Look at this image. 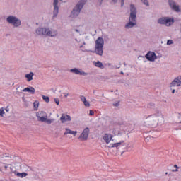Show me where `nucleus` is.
Returning a JSON list of instances; mask_svg holds the SVG:
<instances>
[{"instance_id": "obj_1", "label": "nucleus", "mask_w": 181, "mask_h": 181, "mask_svg": "<svg viewBox=\"0 0 181 181\" xmlns=\"http://www.w3.org/2000/svg\"><path fill=\"white\" fill-rule=\"evenodd\" d=\"M159 118H160V113L157 111L156 113L146 116L144 118V125L149 128H156L159 125Z\"/></svg>"}, {"instance_id": "obj_2", "label": "nucleus", "mask_w": 181, "mask_h": 181, "mask_svg": "<svg viewBox=\"0 0 181 181\" xmlns=\"http://www.w3.org/2000/svg\"><path fill=\"white\" fill-rule=\"evenodd\" d=\"M138 11L136 6L134 4H130V15L129 17V22L125 24V29H132L134 26H136V14Z\"/></svg>"}, {"instance_id": "obj_3", "label": "nucleus", "mask_w": 181, "mask_h": 181, "mask_svg": "<svg viewBox=\"0 0 181 181\" xmlns=\"http://www.w3.org/2000/svg\"><path fill=\"white\" fill-rule=\"evenodd\" d=\"M87 3V0H80L77 4L74 6V9L71 11L72 18H77L81 12V9L84 7V5Z\"/></svg>"}, {"instance_id": "obj_4", "label": "nucleus", "mask_w": 181, "mask_h": 181, "mask_svg": "<svg viewBox=\"0 0 181 181\" xmlns=\"http://www.w3.org/2000/svg\"><path fill=\"white\" fill-rule=\"evenodd\" d=\"M103 47H104V39L99 37L95 41V52L96 54H98V56H103V53H104Z\"/></svg>"}, {"instance_id": "obj_5", "label": "nucleus", "mask_w": 181, "mask_h": 181, "mask_svg": "<svg viewBox=\"0 0 181 181\" xmlns=\"http://www.w3.org/2000/svg\"><path fill=\"white\" fill-rule=\"evenodd\" d=\"M6 22L12 25L14 28H19L22 25V21L18 17L11 15L6 18Z\"/></svg>"}, {"instance_id": "obj_6", "label": "nucleus", "mask_w": 181, "mask_h": 181, "mask_svg": "<svg viewBox=\"0 0 181 181\" xmlns=\"http://www.w3.org/2000/svg\"><path fill=\"white\" fill-rule=\"evenodd\" d=\"M159 25H165L167 28L172 26L175 23V18L170 17H160L157 21Z\"/></svg>"}, {"instance_id": "obj_7", "label": "nucleus", "mask_w": 181, "mask_h": 181, "mask_svg": "<svg viewBox=\"0 0 181 181\" xmlns=\"http://www.w3.org/2000/svg\"><path fill=\"white\" fill-rule=\"evenodd\" d=\"M168 4L169 8L171 9V11H173V12H176L177 13L181 12L180 6H179V4H177L175 0H168Z\"/></svg>"}, {"instance_id": "obj_8", "label": "nucleus", "mask_w": 181, "mask_h": 181, "mask_svg": "<svg viewBox=\"0 0 181 181\" xmlns=\"http://www.w3.org/2000/svg\"><path fill=\"white\" fill-rule=\"evenodd\" d=\"M36 117H37V121L45 122L47 118V113L45 111H39L36 113Z\"/></svg>"}, {"instance_id": "obj_9", "label": "nucleus", "mask_w": 181, "mask_h": 181, "mask_svg": "<svg viewBox=\"0 0 181 181\" xmlns=\"http://www.w3.org/2000/svg\"><path fill=\"white\" fill-rule=\"evenodd\" d=\"M88 135H90V129L86 127L83 130L78 139H81V141H87V139H88Z\"/></svg>"}, {"instance_id": "obj_10", "label": "nucleus", "mask_w": 181, "mask_h": 181, "mask_svg": "<svg viewBox=\"0 0 181 181\" xmlns=\"http://www.w3.org/2000/svg\"><path fill=\"white\" fill-rule=\"evenodd\" d=\"M53 16L52 19H55V18H57V15H59V0H54L53 1Z\"/></svg>"}, {"instance_id": "obj_11", "label": "nucleus", "mask_w": 181, "mask_h": 181, "mask_svg": "<svg viewBox=\"0 0 181 181\" xmlns=\"http://www.w3.org/2000/svg\"><path fill=\"white\" fill-rule=\"evenodd\" d=\"M145 57L148 60V62H155V60H156V54L153 52L149 51L146 54Z\"/></svg>"}, {"instance_id": "obj_12", "label": "nucleus", "mask_w": 181, "mask_h": 181, "mask_svg": "<svg viewBox=\"0 0 181 181\" xmlns=\"http://www.w3.org/2000/svg\"><path fill=\"white\" fill-rule=\"evenodd\" d=\"M180 87L181 86V76L175 78L170 84V87Z\"/></svg>"}, {"instance_id": "obj_13", "label": "nucleus", "mask_w": 181, "mask_h": 181, "mask_svg": "<svg viewBox=\"0 0 181 181\" xmlns=\"http://www.w3.org/2000/svg\"><path fill=\"white\" fill-rule=\"evenodd\" d=\"M58 33L56 30L47 28L45 36H49V37H56Z\"/></svg>"}, {"instance_id": "obj_14", "label": "nucleus", "mask_w": 181, "mask_h": 181, "mask_svg": "<svg viewBox=\"0 0 181 181\" xmlns=\"http://www.w3.org/2000/svg\"><path fill=\"white\" fill-rule=\"evenodd\" d=\"M46 28L39 27L35 30V33L37 36H46Z\"/></svg>"}, {"instance_id": "obj_15", "label": "nucleus", "mask_w": 181, "mask_h": 181, "mask_svg": "<svg viewBox=\"0 0 181 181\" xmlns=\"http://www.w3.org/2000/svg\"><path fill=\"white\" fill-rule=\"evenodd\" d=\"M70 72L74 73V74H78L79 76H88V73L81 71L80 69H78L77 68H74V69H70Z\"/></svg>"}, {"instance_id": "obj_16", "label": "nucleus", "mask_w": 181, "mask_h": 181, "mask_svg": "<svg viewBox=\"0 0 181 181\" xmlns=\"http://www.w3.org/2000/svg\"><path fill=\"white\" fill-rule=\"evenodd\" d=\"M60 121L62 124H64V122H70L71 121V117L69 115L62 114L60 117Z\"/></svg>"}, {"instance_id": "obj_17", "label": "nucleus", "mask_w": 181, "mask_h": 181, "mask_svg": "<svg viewBox=\"0 0 181 181\" xmlns=\"http://www.w3.org/2000/svg\"><path fill=\"white\" fill-rule=\"evenodd\" d=\"M103 139L106 142V144H110V142H111V139H112V135L105 134L103 136Z\"/></svg>"}, {"instance_id": "obj_18", "label": "nucleus", "mask_w": 181, "mask_h": 181, "mask_svg": "<svg viewBox=\"0 0 181 181\" xmlns=\"http://www.w3.org/2000/svg\"><path fill=\"white\" fill-rule=\"evenodd\" d=\"M70 134L71 135H74V136H76L77 135V131H72L70 129H65V132L64 133V135H67Z\"/></svg>"}, {"instance_id": "obj_19", "label": "nucleus", "mask_w": 181, "mask_h": 181, "mask_svg": "<svg viewBox=\"0 0 181 181\" xmlns=\"http://www.w3.org/2000/svg\"><path fill=\"white\" fill-rule=\"evenodd\" d=\"M23 91L24 93H30L31 94H35V88L32 87V86H28L27 88H25Z\"/></svg>"}, {"instance_id": "obj_20", "label": "nucleus", "mask_w": 181, "mask_h": 181, "mask_svg": "<svg viewBox=\"0 0 181 181\" xmlns=\"http://www.w3.org/2000/svg\"><path fill=\"white\" fill-rule=\"evenodd\" d=\"M33 76H35V74L33 72H30L29 74H27L25 75V78H27V81H32L33 80Z\"/></svg>"}, {"instance_id": "obj_21", "label": "nucleus", "mask_w": 181, "mask_h": 181, "mask_svg": "<svg viewBox=\"0 0 181 181\" xmlns=\"http://www.w3.org/2000/svg\"><path fill=\"white\" fill-rule=\"evenodd\" d=\"M147 108L149 110H156V107L155 106V103H150L147 105Z\"/></svg>"}, {"instance_id": "obj_22", "label": "nucleus", "mask_w": 181, "mask_h": 181, "mask_svg": "<svg viewBox=\"0 0 181 181\" xmlns=\"http://www.w3.org/2000/svg\"><path fill=\"white\" fill-rule=\"evenodd\" d=\"M95 67H99V69H104V65H103V62L98 61L95 64Z\"/></svg>"}, {"instance_id": "obj_23", "label": "nucleus", "mask_w": 181, "mask_h": 181, "mask_svg": "<svg viewBox=\"0 0 181 181\" xmlns=\"http://www.w3.org/2000/svg\"><path fill=\"white\" fill-rule=\"evenodd\" d=\"M122 144V142H118L115 144H112L110 145V148H117L118 149V146H120V145Z\"/></svg>"}, {"instance_id": "obj_24", "label": "nucleus", "mask_w": 181, "mask_h": 181, "mask_svg": "<svg viewBox=\"0 0 181 181\" xmlns=\"http://www.w3.org/2000/svg\"><path fill=\"white\" fill-rule=\"evenodd\" d=\"M33 107H34V111H37V110L39 108V101L35 100L33 103Z\"/></svg>"}, {"instance_id": "obj_25", "label": "nucleus", "mask_w": 181, "mask_h": 181, "mask_svg": "<svg viewBox=\"0 0 181 181\" xmlns=\"http://www.w3.org/2000/svg\"><path fill=\"white\" fill-rule=\"evenodd\" d=\"M16 176H18V177H26V176H28V173H17Z\"/></svg>"}, {"instance_id": "obj_26", "label": "nucleus", "mask_w": 181, "mask_h": 181, "mask_svg": "<svg viewBox=\"0 0 181 181\" xmlns=\"http://www.w3.org/2000/svg\"><path fill=\"white\" fill-rule=\"evenodd\" d=\"M42 100L45 101V103H49L50 98L48 96H45V95H42Z\"/></svg>"}, {"instance_id": "obj_27", "label": "nucleus", "mask_w": 181, "mask_h": 181, "mask_svg": "<svg viewBox=\"0 0 181 181\" xmlns=\"http://www.w3.org/2000/svg\"><path fill=\"white\" fill-rule=\"evenodd\" d=\"M54 121V119H46V120L45 121V122H47V124H48V125H50V124H52L53 122Z\"/></svg>"}, {"instance_id": "obj_28", "label": "nucleus", "mask_w": 181, "mask_h": 181, "mask_svg": "<svg viewBox=\"0 0 181 181\" xmlns=\"http://www.w3.org/2000/svg\"><path fill=\"white\" fill-rule=\"evenodd\" d=\"M142 4H144V5H146V6H149V1H148V0H141Z\"/></svg>"}, {"instance_id": "obj_29", "label": "nucleus", "mask_w": 181, "mask_h": 181, "mask_svg": "<svg viewBox=\"0 0 181 181\" xmlns=\"http://www.w3.org/2000/svg\"><path fill=\"white\" fill-rule=\"evenodd\" d=\"M4 114H5V111L4 110V108H0V116L4 117Z\"/></svg>"}, {"instance_id": "obj_30", "label": "nucleus", "mask_w": 181, "mask_h": 181, "mask_svg": "<svg viewBox=\"0 0 181 181\" xmlns=\"http://www.w3.org/2000/svg\"><path fill=\"white\" fill-rule=\"evenodd\" d=\"M132 148H134V146L132 144H128L127 146V149L129 150V149H132Z\"/></svg>"}, {"instance_id": "obj_31", "label": "nucleus", "mask_w": 181, "mask_h": 181, "mask_svg": "<svg viewBox=\"0 0 181 181\" xmlns=\"http://www.w3.org/2000/svg\"><path fill=\"white\" fill-rule=\"evenodd\" d=\"M167 45H173V40H168L167 41Z\"/></svg>"}, {"instance_id": "obj_32", "label": "nucleus", "mask_w": 181, "mask_h": 181, "mask_svg": "<svg viewBox=\"0 0 181 181\" xmlns=\"http://www.w3.org/2000/svg\"><path fill=\"white\" fill-rule=\"evenodd\" d=\"M85 107H90V103L88 101L83 102Z\"/></svg>"}, {"instance_id": "obj_33", "label": "nucleus", "mask_w": 181, "mask_h": 181, "mask_svg": "<svg viewBox=\"0 0 181 181\" xmlns=\"http://www.w3.org/2000/svg\"><path fill=\"white\" fill-rule=\"evenodd\" d=\"M54 101L57 105H59V104H60V100H59V98H55Z\"/></svg>"}, {"instance_id": "obj_34", "label": "nucleus", "mask_w": 181, "mask_h": 181, "mask_svg": "<svg viewBox=\"0 0 181 181\" xmlns=\"http://www.w3.org/2000/svg\"><path fill=\"white\" fill-rule=\"evenodd\" d=\"M81 101L83 102V103L87 100L86 99V97H85V96H83V95L81 96Z\"/></svg>"}, {"instance_id": "obj_35", "label": "nucleus", "mask_w": 181, "mask_h": 181, "mask_svg": "<svg viewBox=\"0 0 181 181\" xmlns=\"http://www.w3.org/2000/svg\"><path fill=\"white\" fill-rule=\"evenodd\" d=\"M34 179H35V180H39V179H42V177H39V175H35V176H34Z\"/></svg>"}, {"instance_id": "obj_36", "label": "nucleus", "mask_w": 181, "mask_h": 181, "mask_svg": "<svg viewBox=\"0 0 181 181\" xmlns=\"http://www.w3.org/2000/svg\"><path fill=\"white\" fill-rule=\"evenodd\" d=\"M25 168H28L27 169V170H31L32 172H33V168L32 167H28V165H25Z\"/></svg>"}, {"instance_id": "obj_37", "label": "nucleus", "mask_w": 181, "mask_h": 181, "mask_svg": "<svg viewBox=\"0 0 181 181\" xmlns=\"http://www.w3.org/2000/svg\"><path fill=\"white\" fill-rule=\"evenodd\" d=\"M114 107H119V102L113 104Z\"/></svg>"}, {"instance_id": "obj_38", "label": "nucleus", "mask_w": 181, "mask_h": 181, "mask_svg": "<svg viewBox=\"0 0 181 181\" xmlns=\"http://www.w3.org/2000/svg\"><path fill=\"white\" fill-rule=\"evenodd\" d=\"M124 4H125V0H121V6L122 7L124 6Z\"/></svg>"}, {"instance_id": "obj_39", "label": "nucleus", "mask_w": 181, "mask_h": 181, "mask_svg": "<svg viewBox=\"0 0 181 181\" xmlns=\"http://www.w3.org/2000/svg\"><path fill=\"white\" fill-rule=\"evenodd\" d=\"M112 4H117L118 2V0H111Z\"/></svg>"}, {"instance_id": "obj_40", "label": "nucleus", "mask_w": 181, "mask_h": 181, "mask_svg": "<svg viewBox=\"0 0 181 181\" xmlns=\"http://www.w3.org/2000/svg\"><path fill=\"white\" fill-rule=\"evenodd\" d=\"M89 115H94V112L93 110H90Z\"/></svg>"}, {"instance_id": "obj_41", "label": "nucleus", "mask_w": 181, "mask_h": 181, "mask_svg": "<svg viewBox=\"0 0 181 181\" xmlns=\"http://www.w3.org/2000/svg\"><path fill=\"white\" fill-rule=\"evenodd\" d=\"M64 97L65 98H67V97H69V93H64Z\"/></svg>"}, {"instance_id": "obj_42", "label": "nucleus", "mask_w": 181, "mask_h": 181, "mask_svg": "<svg viewBox=\"0 0 181 181\" xmlns=\"http://www.w3.org/2000/svg\"><path fill=\"white\" fill-rule=\"evenodd\" d=\"M5 111H6V112H9V107H6V109H5Z\"/></svg>"}, {"instance_id": "obj_43", "label": "nucleus", "mask_w": 181, "mask_h": 181, "mask_svg": "<svg viewBox=\"0 0 181 181\" xmlns=\"http://www.w3.org/2000/svg\"><path fill=\"white\" fill-rule=\"evenodd\" d=\"M75 32H77V33H80V30H78V29H74Z\"/></svg>"}, {"instance_id": "obj_44", "label": "nucleus", "mask_w": 181, "mask_h": 181, "mask_svg": "<svg viewBox=\"0 0 181 181\" xmlns=\"http://www.w3.org/2000/svg\"><path fill=\"white\" fill-rule=\"evenodd\" d=\"M103 1H104V0H100V6H102V5H103Z\"/></svg>"}, {"instance_id": "obj_45", "label": "nucleus", "mask_w": 181, "mask_h": 181, "mask_svg": "<svg viewBox=\"0 0 181 181\" xmlns=\"http://www.w3.org/2000/svg\"><path fill=\"white\" fill-rule=\"evenodd\" d=\"M178 169L177 168H176L175 170H173V172H178Z\"/></svg>"}, {"instance_id": "obj_46", "label": "nucleus", "mask_w": 181, "mask_h": 181, "mask_svg": "<svg viewBox=\"0 0 181 181\" xmlns=\"http://www.w3.org/2000/svg\"><path fill=\"white\" fill-rule=\"evenodd\" d=\"M174 168H176V169H179V167H177V165H175Z\"/></svg>"}, {"instance_id": "obj_47", "label": "nucleus", "mask_w": 181, "mask_h": 181, "mask_svg": "<svg viewBox=\"0 0 181 181\" xmlns=\"http://www.w3.org/2000/svg\"><path fill=\"white\" fill-rule=\"evenodd\" d=\"M4 169L6 170V169H8V166L5 165Z\"/></svg>"}, {"instance_id": "obj_48", "label": "nucleus", "mask_w": 181, "mask_h": 181, "mask_svg": "<svg viewBox=\"0 0 181 181\" xmlns=\"http://www.w3.org/2000/svg\"><path fill=\"white\" fill-rule=\"evenodd\" d=\"M172 93H173V94H175V89H173V90H172Z\"/></svg>"}, {"instance_id": "obj_49", "label": "nucleus", "mask_w": 181, "mask_h": 181, "mask_svg": "<svg viewBox=\"0 0 181 181\" xmlns=\"http://www.w3.org/2000/svg\"><path fill=\"white\" fill-rule=\"evenodd\" d=\"M120 74H124V72H123V71H121Z\"/></svg>"}, {"instance_id": "obj_50", "label": "nucleus", "mask_w": 181, "mask_h": 181, "mask_svg": "<svg viewBox=\"0 0 181 181\" xmlns=\"http://www.w3.org/2000/svg\"><path fill=\"white\" fill-rule=\"evenodd\" d=\"M6 158H9V156H5Z\"/></svg>"}, {"instance_id": "obj_51", "label": "nucleus", "mask_w": 181, "mask_h": 181, "mask_svg": "<svg viewBox=\"0 0 181 181\" xmlns=\"http://www.w3.org/2000/svg\"><path fill=\"white\" fill-rule=\"evenodd\" d=\"M102 97H104V93L102 94Z\"/></svg>"}, {"instance_id": "obj_52", "label": "nucleus", "mask_w": 181, "mask_h": 181, "mask_svg": "<svg viewBox=\"0 0 181 181\" xmlns=\"http://www.w3.org/2000/svg\"><path fill=\"white\" fill-rule=\"evenodd\" d=\"M108 66H111V64H108Z\"/></svg>"}, {"instance_id": "obj_53", "label": "nucleus", "mask_w": 181, "mask_h": 181, "mask_svg": "<svg viewBox=\"0 0 181 181\" xmlns=\"http://www.w3.org/2000/svg\"><path fill=\"white\" fill-rule=\"evenodd\" d=\"M117 69H119V66H117Z\"/></svg>"}, {"instance_id": "obj_54", "label": "nucleus", "mask_w": 181, "mask_h": 181, "mask_svg": "<svg viewBox=\"0 0 181 181\" xmlns=\"http://www.w3.org/2000/svg\"><path fill=\"white\" fill-rule=\"evenodd\" d=\"M117 69H119V66H117Z\"/></svg>"}, {"instance_id": "obj_55", "label": "nucleus", "mask_w": 181, "mask_h": 181, "mask_svg": "<svg viewBox=\"0 0 181 181\" xmlns=\"http://www.w3.org/2000/svg\"><path fill=\"white\" fill-rule=\"evenodd\" d=\"M180 31H181V24H180Z\"/></svg>"}]
</instances>
